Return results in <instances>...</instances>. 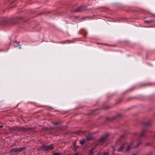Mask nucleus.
I'll use <instances>...</instances> for the list:
<instances>
[{"instance_id": "1", "label": "nucleus", "mask_w": 155, "mask_h": 155, "mask_svg": "<svg viewBox=\"0 0 155 155\" xmlns=\"http://www.w3.org/2000/svg\"><path fill=\"white\" fill-rule=\"evenodd\" d=\"M20 17H16L15 18H3L0 19V25H6L10 23L12 24H15L18 23L19 20L21 19Z\"/></svg>"}, {"instance_id": "2", "label": "nucleus", "mask_w": 155, "mask_h": 155, "mask_svg": "<svg viewBox=\"0 0 155 155\" xmlns=\"http://www.w3.org/2000/svg\"><path fill=\"white\" fill-rule=\"evenodd\" d=\"M54 148V146L51 144L48 146H46L44 144L42 145L40 148L41 150L45 151H49L53 149Z\"/></svg>"}, {"instance_id": "3", "label": "nucleus", "mask_w": 155, "mask_h": 155, "mask_svg": "<svg viewBox=\"0 0 155 155\" xmlns=\"http://www.w3.org/2000/svg\"><path fill=\"white\" fill-rule=\"evenodd\" d=\"M108 136V134H106L105 135L102 136V137L100 139H99L98 141L97 145L102 144L103 143H104L107 140Z\"/></svg>"}, {"instance_id": "4", "label": "nucleus", "mask_w": 155, "mask_h": 155, "mask_svg": "<svg viewBox=\"0 0 155 155\" xmlns=\"http://www.w3.org/2000/svg\"><path fill=\"white\" fill-rule=\"evenodd\" d=\"M147 132V130L146 129H143L142 130L141 133L140 134L136 133L135 136L137 137L138 138V139L139 140L142 137L145 136V134Z\"/></svg>"}, {"instance_id": "5", "label": "nucleus", "mask_w": 155, "mask_h": 155, "mask_svg": "<svg viewBox=\"0 0 155 155\" xmlns=\"http://www.w3.org/2000/svg\"><path fill=\"white\" fill-rule=\"evenodd\" d=\"M86 9L85 7L80 6L76 9L75 10L73 11V12H80L83 11Z\"/></svg>"}, {"instance_id": "6", "label": "nucleus", "mask_w": 155, "mask_h": 155, "mask_svg": "<svg viewBox=\"0 0 155 155\" xmlns=\"http://www.w3.org/2000/svg\"><path fill=\"white\" fill-rule=\"evenodd\" d=\"M29 128L23 127H18V131L24 132L29 130Z\"/></svg>"}, {"instance_id": "7", "label": "nucleus", "mask_w": 155, "mask_h": 155, "mask_svg": "<svg viewBox=\"0 0 155 155\" xmlns=\"http://www.w3.org/2000/svg\"><path fill=\"white\" fill-rule=\"evenodd\" d=\"M127 144V143L126 142L124 143L123 144H122L121 146L120 147V148L118 150V152H121L123 150V149H124L125 146Z\"/></svg>"}, {"instance_id": "8", "label": "nucleus", "mask_w": 155, "mask_h": 155, "mask_svg": "<svg viewBox=\"0 0 155 155\" xmlns=\"http://www.w3.org/2000/svg\"><path fill=\"white\" fill-rule=\"evenodd\" d=\"M133 143V142H132L131 143H130L129 144L127 145L128 147L127 148L126 150L127 151H129L131 148H133L132 147H133V146H132Z\"/></svg>"}, {"instance_id": "9", "label": "nucleus", "mask_w": 155, "mask_h": 155, "mask_svg": "<svg viewBox=\"0 0 155 155\" xmlns=\"http://www.w3.org/2000/svg\"><path fill=\"white\" fill-rule=\"evenodd\" d=\"M9 129L11 131H18V127H10Z\"/></svg>"}, {"instance_id": "10", "label": "nucleus", "mask_w": 155, "mask_h": 155, "mask_svg": "<svg viewBox=\"0 0 155 155\" xmlns=\"http://www.w3.org/2000/svg\"><path fill=\"white\" fill-rule=\"evenodd\" d=\"M93 138V135L89 134L88 135H87L86 137L87 139L88 140H90L92 139Z\"/></svg>"}, {"instance_id": "11", "label": "nucleus", "mask_w": 155, "mask_h": 155, "mask_svg": "<svg viewBox=\"0 0 155 155\" xmlns=\"http://www.w3.org/2000/svg\"><path fill=\"white\" fill-rule=\"evenodd\" d=\"M18 148H13L11 149L10 152L11 153H14L16 152H18Z\"/></svg>"}, {"instance_id": "12", "label": "nucleus", "mask_w": 155, "mask_h": 155, "mask_svg": "<svg viewBox=\"0 0 155 155\" xmlns=\"http://www.w3.org/2000/svg\"><path fill=\"white\" fill-rule=\"evenodd\" d=\"M26 148V147H25L18 148V152H21V151L24 150Z\"/></svg>"}, {"instance_id": "13", "label": "nucleus", "mask_w": 155, "mask_h": 155, "mask_svg": "<svg viewBox=\"0 0 155 155\" xmlns=\"http://www.w3.org/2000/svg\"><path fill=\"white\" fill-rule=\"evenodd\" d=\"M142 143V142L141 141H139L138 143L137 144L136 146H134L133 147H132L133 148H136L137 147H138Z\"/></svg>"}, {"instance_id": "14", "label": "nucleus", "mask_w": 155, "mask_h": 155, "mask_svg": "<svg viewBox=\"0 0 155 155\" xmlns=\"http://www.w3.org/2000/svg\"><path fill=\"white\" fill-rule=\"evenodd\" d=\"M144 125L145 126H150L151 124V122L150 120H149L148 122H145L144 123Z\"/></svg>"}, {"instance_id": "15", "label": "nucleus", "mask_w": 155, "mask_h": 155, "mask_svg": "<svg viewBox=\"0 0 155 155\" xmlns=\"http://www.w3.org/2000/svg\"><path fill=\"white\" fill-rule=\"evenodd\" d=\"M94 148H93L91 149L89 153L87 155H93L94 152L93 150L94 149Z\"/></svg>"}, {"instance_id": "16", "label": "nucleus", "mask_w": 155, "mask_h": 155, "mask_svg": "<svg viewBox=\"0 0 155 155\" xmlns=\"http://www.w3.org/2000/svg\"><path fill=\"white\" fill-rule=\"evenodd\" d=\"M17 45H18L19 48L21 49V47L20 46V45L18 42H15L14 44V45L15 47L16 46L17 47L18 46Z\"/></svg>"}, {"instance_id": "17", "label": "nucleus", "mask_w": 155, "mask_h": 155, "mask_svg": "<svg viewBox=\"0 0 155 155\" xmlns=\"http://www.w3.org/2000/svg\"><path fill=\"white\" fill-rule=\"evenodd\" d=\"M52 124L55 125H60L61 124V122H52Z\"/></svg>"}, {"instance_id": "18", "label": "nucleus", "mask_w": 155, "mask_h": 155, "mask_svg": "<svg viewBox=\"0 0 155 155\" xmlns=\"http://www.w3.org/2000/svg\"><path fill=\"white\" fill-rule=\"evenodd\" d=\"M154 20H147V21H144V22H148V23H153L154 22Z\"/></svg>"}, {"instance_id": "19", "label": "nucleus", "mask_w": 155, "mask_h": 155, "mask_svg": "<svg viewBox=\"0 0 155 155\" xmlns=\"http://www.w3.org/2000/svg\"><path fill=\"white\" fill-rule=\"evenodd\" d=\"M85 139H83L82 140L80 141V143L82 145L85 142Z\"/></svg>"}, {"instance_id": "20", "label": "nucleus", "mask_w": 155, "mask_h": 155, "mask_svg": "<svg viewBox=\"0 0 155 155\" xmlns=\"http://www.w3.org/2000/svg\"><path fill=\"white\" fill-rule=\"evenodd\" d=\"M78 147V146H77L76 145L74 144V151H76L77 150V148Z\"/></svg>"}, {"instance_id": "21", "label": "nucleus", "mask_w": 155, "mask_h": 155, "mask_svg": "<svg viewBox=\"0 0 155 155\" xmlns=\"http://www.w3.org/2000/svg\"><path fill=\"white\" fill-rule=\"evenodd\" d=\"M77 134L79 135L81 134H84V132H78L77 133Z\"/></svg>"}, {"instance_id": "22", "label": "nucleus", "mask_w": 155, "mask_h": 155, "mask_svg": "<svg viewBox=\"0 0 155 155\" xmlns=\"http://www.w3.org/2000/svg\"><path fill=\"white\" fill-rule=\"evenodd\" d=\"M61 154V153H60L58 152H56L54 153L53 155H60Z\"/></svg>"}, {"instance_id": "23", "label": "nucleus", "mask_w": 155, "mask_h": 155, "mask_svg": "<svg viewBox=\"0 0 155 155\" xmlns=\"http://www.w3.org/2000/svg\"><path fill=\"white\" fill-rule=\"evenodd\" d=\"M102 155H108V154L107 152H105Z\"/></svg>"}, {"instance_id": "24", "label": "nucleus", "mask_w": 155, "mask_h": 155, "mask_svg": "<svg viewBox=\"0 0 155 155\" xmlns=\"http://www.w3.org/2000/svg\"><path fill=\"white\" fill-rule=\"evenodd\" d=\"M152 152H150V153H148V154H147L146 155H151V154H152Z\"/></svg>"}, {"instance_id": "25", "label": "nucleus", "mask_w": 155, "mask_h": 155, "mask_svg": "<svg viewBox=\"0 0 155 155\" xmlns=\"http://www.w3.org/2000/svg\"><path fill=\"white\" fill-rule=\"evenodd\" d=\"M74 155H79V153H77L75 154H74Z\"/></svg>"}, {"instance_id": "26", "label": "nucleus", "mask_w": 155, "mask_h": 155, "mask_svg": "<svg viewBox=\"0 0 155 155\" xmlns=\"http://www.w3.org/2000/svg\"><path fill=\"white\" fill-rule=\"evenodd\" d=\"M124 137V136H121L120 138V140L121 138H122V137Z\"/></svg>"}, {"instance_id": "27", "label": "nucleus", "mask_w": 155, "mask_h": 155, "mask_svg": "<svg viewBox=\"0 0 155 155\" xmlns=\"http://www.w3.org/2000/svg\"><path fill=\"white\" fill-rule=\"evenodd\" d=\"M148 145H149V143H147L146 144V146H148Z\"/></svg>"}, {"instance_id": "28", "label": "nucleus", "mask_w": 155, "mask_h": 155, "mask_svg": "<svg viewBox=\"0 0 155 155\" xmlns=\"http://www.w3.org/2000/svg\"><path fill=\"white\" fill-rule=\"evenodd\" d=\"M15 2V1H12L11 2V4H12V3H14Z\"/></svg>"}, {"instance_id": "29", "label": "nucleus", "mask_w": 155, "mask_h": 155, "mask_svg": "<svg viewBox=\"0 0 155 155\" xmlns=\"http://www.w3.org/2000/svg\"><path fill=\"white\" fill-rule=\"evenodd\" d=\"M3 127V125H1V126H0V128H2V127Z\"/></svg>"}, {"instance_id": "30", "label": "nucleus", "mask_w": 155, "mask_h": 155, "mask_svg": "<svg viewBox=\"0 0 155 155\" xmlns=\"http://www.w3.org/2000/svg\"><path fill=\"white\" fill-rule=\"evenodd\" d=\"M136 155V153H133L132 154V155Z\"/></svg>"}, {"instance_id": "31", "label": "nucleus", "mask_w": 155, "mask_h": 155, "mask_svg": "<svg viewBox=\"0 0 155 155\" xmlns=\"http://www.w3.org/2000/svg\"><path fill=\"white\" fill-rule=\"evenodd\" d=\"M121 116V115H119L118 116H120V117Z\"/></svg>"}, {"instance_id": "32", "label": "nucleus", "mask_w": 155, "mask_h": 155, "mask_svg": "<svg viewBox=\"0 0 155 155\" xmlns=\"http://www.w3.org/2000/svg\"><path fill=\"white\" fill-rule=\"evenodd\" d=\"M86 34L85 35H84V36H86Z\"/></svg>"}]
</instances>
